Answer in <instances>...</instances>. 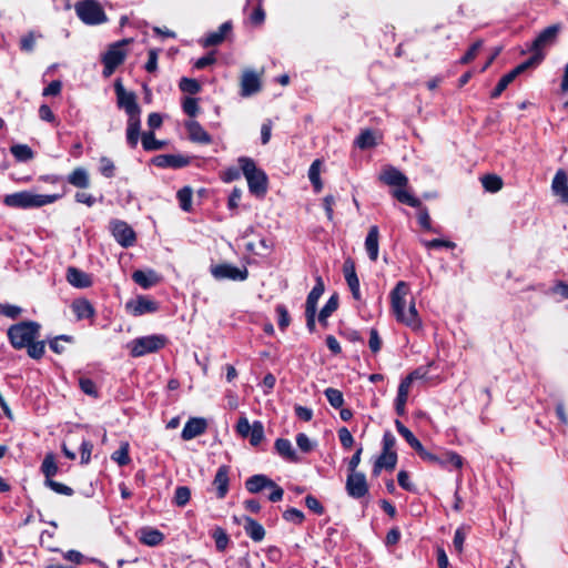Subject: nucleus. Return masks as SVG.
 Instances as JSON below:
<instances>
[{
  "mask_svg": "<svg viewBox=\"0 0 568 568\" xmlns=\"http://www.w3.org/2000/svg\"><path fill=\"white\" fill-rule=\"evenodd\" d=\"M409 295V285L404 281H399L390 292V308L396 321L413 332L423 329V322L416 310L415 300L412 297L408 310L406 311V297Z\"/></svg>",
  "mask_w": 568,
  "mask_h": 568,
  "instance_id": "obj_1",
  "label": "nucleus"
},
{
  "mask_svg": "<svg viewBox=\"0 0 568 568\" xmlns=\"http://www.w3.org/2000/svg\"><path fill=\"white\" fill-rule=\"evenodd\" d=\"M116 94V104L119 109H123L128 115L125 138L130 148H136L140 139L141 130V108L136 102L134 92H128L120 80L114 83Z\"/></svg>",
  "mask_w": 568,
  "mask_h": 568,
  "instance_id": "obj_2",
  "label": "nucleus"
},
{
  "mask_svg": "<svg viewBox=\"0 0 568 568\" xmlns=\"http://www.w3.org/2000/svg\"><path fill=\"white\" fill-rule=\"evenodd\" d=\"M237 163L241 166L242 173L245 176L250 192L255 196H264L267 191V175L256 166L253 159L247 156H240Z\"/></svg>",
  "mask_w": 568,
  "mask_h": 568,
  "instance_id": "obj_3",
  "label": "nucleus"
},
{
  "mask_svg": "<svg viewBox=\"0 0 568 568\" xmlns=\"http://www.w3.org/2000/svg\"><path fill=\"white\" fill-rule=\"evenodd\" d=\"M60 195L52 194H37L30 191H21L12 194H8L3 199V203L12 209H38L43 205L55 202Z\"/></svg>",
  "mask_w": 568,
  "mask_h": 568,
  "instance_id": "obj_4",
  "label": "nucleus"
},
{
  "mask_svg": "<svg viewBox=\"0 0 568 568\" xmlns=\"http://www.w3.org/2000/svg\"><path fill=\"white\" fill-rule=\"evenodd\" d=\"M40 324L24 321L13 324L8 329V338L16 349H22L40 336Z\"/></svg>",
  "mask_w": 568,
  "mask_h": 568,
  "instance_id": "obj_5",
  "label": "nucleus"
},
{
  "mask_svg": "<svg viewBox=\"0 0 568 568\" xmlns=\"http://www.w3.org/2000/svg\"><path fill=\"white\" fill-rule=\"evenodd\" d=\"M245 488L251 494H258L264 489H271L268 500L277 503L282 500L284 490L274 480L268 478L266 475L257 474L248 477L245 480Z\"/></svg>",
  "mask_w": 568,
  "mask_h": 568,
  "instance_id": "obj_6",
  "label": "nucleus"
},
{
  "mask_svg": "<svg viewBox=\"0 0 568 568\" xmlns=\"http://www.w3.org/2000/svg\"><path fill=\"white\" fill-rule=\"evenodd\" d=\"M77 16L85 24L95 26L106 21V16L97 0H82L74 6Z\"/></svg>",
  "mask_w": 568,
  "mask_h": 568,
  "instance_id": "obj_7",
  "label": "nucleus"
},
{
  "mask_svg": "<svg viewBox=\"0 0 568 568\" xmlns=\"http://www.w3.org/2000/svg\"><path fill=\"white\" fill-rule=\"evenodd\" d=\"M166 338L162 335H150L133 339L130 344V353L133 357H141L149 353L158 352L165 346Z\"/></svg>",
  "mask_w": 568,
  "mask_h": 568,
  "instance_id": "obj_8",
  "label": "nucleus"
},
{
  "mask_svg": "<svg viewBox=\"0 0 568 568\" xmlns=\"http://www.w3.org/2000/svg\"><path fill=\"white\" fill-rule=\"evenodd\" d=\"M130 41L131 40H122L111 44L108 51L102 55L104 77H110L114 70L124 61L126 52L124 51L123 47Z\"/></svg>",
  "mask_w": 568,
  "mask_h": 568,
  "instance_id": "obj_9",
  "label": "nucleus"
},
{
  "mask_svg": "<svg viewBox=\"0 0 568 568\" xmlns=\"http://www.w3.org/2000/svg\"><path fill=\"white\" fill-rule=\"evenodd\" d=\"M210 273L217 281L230 280L234 282H243L248 277V270L246 266L237 267L230 263L211 265Z\"/></svg>",
  "mask_w": 568,
  "mask_h": 568,
  "instance_id": "obj_10",
  "label": "nucleus"
},
{
  "mask_svg": "<svg viewBox=\"0 0 568 568\" xmlns=\"http://www.w3.org/2000/svg\"><path fill=\"white\" fill-rule=\"evenodd\" d=\"M540 62V55L530 57L527 61L514 68L511 71L500 78L495 89L491 91L490 97L493 99H497L520 73L527 70L529 67L536 65Z\"/></svg>",
  "mask_w": 568,
  "mask_h": 568,
  "instance_id": "obj_11",
  "label": "nucleus"
},
{
  "mask_svg": "<svg viewBox=\"0 0 568 568\" xmlns=\"http://www.w3.org/2000/svg\"><path fill=\"white\" fill-rule=\"evenodd\" d=\"M420 458L427 462L430 465L438 466L440 468H447L448 465H452L456 469H460L463 467V457L455 452H440L439 454H434L428 450L423 452Z\"/></svg>",
  "mask_w": 568,
  "mask_h": 568,
  "instance_id": "obj_12",
  "label": "nucleus"
},
{
  "mask_svg": "<svg viewBox=\"0 0 568 568\" xmlns=\"http://www.w3.org/2000/svg\"><path fill=\"white\" fill-rule=\"evenodd\" d=\"M560 31V24H552L545 28L532 41L530 51L534 53L532 57L540 55L544 59L542 50L552 45L558 38Z\"/></svg>",
  "mask_w": 568,
  "mask_h": 568,
  "instance_id": "obj_13",
  "label": "nucleus"
},
{
  "mask_svg": "<svg viewBox=\"0 0 568 568\" xmlns=\"http://www.w3.org/2000/svg\"><path fill=\"white\" fill-rule=\"evenodd\" d=\"M110 229L112 235L121 246L130 247L134 245L136 241L135 232L128 223L120 220H112L110 222Z\"/></svg>",
  "mask_w": 568,
  "mask_h": 568,
  "instance_id": "obj_14",
  "label": "nucleus"
},
{
  "mask_svg": "<svg viewBox=\"0 0 568 568\" xmlns=\"http://www.w3.org/2000/svg\"><path fill=\"white\" fill-rule=\"evenodd\" d=\"M347 494L359 499L368 494V484L363 473H349L345 485Z\"/></svg>",
  "mask_w": 568,
  "mask_h": 568,
  "instance_id": "obj_15",
  "label": "nucleus"
},
{
  "mask_svg": "<svg viewBox=\"0 0 568 568\" xmlns=\"http://www.w3.org/2000/svg\"><path fill=\"white\" fill-rule=\"evenodd\" d=\"M212 486L217 499L226 497L230 489V466L222 465L217 468Z\"/></svg>",
  "mask_w": 568,
  "mask_h": 568,
  "instance_id": "obj_16",
  "label": "nucleus"
},
{
  "mask_svg": "<svg viewBox=\"0 0 568 568\" xmlns=\"http://www.w3.org/2000/svg\"><path fill=\"white\" fill-rule=\"evenodd\" d=\"M190 162L191 158L182 154H160L152 159V163L162 169H181L187 166Z\"/></svg>",
  "mask_w": 568,
  "mask_h": 568,
  "instance_id": "obj_17",
  "label": "nucleus"
},
{
  "mask_svg": "<svg viewBox=\"0 0 568 568\" xmlns=\"http://www.w3.org/2000/svg\"><path fill=\"white\" fill-rule=\"evenodd\" d=\"M207 429V422L203 417H191L184 425L181 437L183 440H191L204 434Z\"/></svg>",
  "mask_w": 568,
  "mask_h": 568,
  "instance_id": "obj_18",
  "label": "nucleus"
},
{
  "mask_svg": "<svg viewBox=\"0 0 568 568\" xmlns=\"http://www.w3.org/2000/svg\"><path fill=\"white\" fill-rule=\"evenodd\" d=\"M379 179L383 183L390 185L395 189L406 187L408 184V179L406 178V175H404L399 170L395 169L392 165L386 166L383 170Z\"/></svg>",
  "mask_w": 568,
  "mask_h": 568,
  "instance_id": "obj_19",
  "label": "nucleus"
},
{
  "mask_svg": "<svg viewBox=\"0 0 568 568\" xmlns=\"http://www.w3.org/2000/svg\"><path fill=\"white\" fill-rule=\"evenodd\" d=\"M185 129L189 134V139L192 142L201 143V144H210L212 142L211 135L203 129V126L197 121H187L185 122Z\"/></svg>",
  "mask_w": 568,
  "mask_h": 568,
  "instance_id": "obj_20",
  "label": "nucleus"
},
{
  "mask_svg": "<svg viewBox=\"0 0 568 568\" xmlns=\"http://www.w3.org/2000/svg\"><path fill=\"white\" fill-rule=\"evenodd\" d=\"M67 281L74 287L78 288H87L92 285L91 275L88 273L74 267L70 266L67 270Z\"/></svg>",
  "mask_w": 568,
  "mask_h": 568,
  "instance_id": "obj_21",
  "label": "nucleus"
},
{
  "mask_svg": "<svg viewBox=\"0 0 568 568\" xmlns=\"http://www.w3.org/2000/svg\"><path fill=\"white\" fill-rule=\"evenodd\" d=\"M128 308L132 310L134 316H141L146 313H154L158 311L159 305L156 302L145 297L139 296L134 302L128 303Z\"/></svg>",
  "mask_w": 568,
  "mask_h": 568,
  "instance_id": "obj_22",
  "label": "nucleus"
},
{
  "mask_svg": "<svg viewBox=\"0 0 568 568\" xmlns=\"http://www.w3.org/2000/svg\"><path fill=\"white\" fill-rule=\"evenodd\" d=\"M261 89V82L258 75L253 71H245L242 75L241 81V94L243 97H250Z\"/></svg>",
  "mask_w": 568,
  "mask_h": 568,
  "instance_id": "obj_23",
  "label": "nucleus"
},
{
  "mask_svg": "<svg viewBox=\"0 0 568 568\" xmlns=\"http://www.w3.org/2000/svg\"><path fill=\"white\" fill-rule=\"evenodd\" d=\"M71 308L78 321L93 318L95 316V310L87 298L74 300Z\"/></svg>",
  "mask_w": 568,
  "mask_h": 568,
  "instance_id": "obj_24",
  "label": "nucleus"
},
{
  "mask_svg": "<svg viewBox=\"0 0 568 568\" xmlns=\"http://www.w3.org/2000/svg\"><path fill=\"white\" fill-rule=\"evenodd\" d=\"M378 241L379 230L378 226L373 225L369 227L365 239V250L371 261L375 262L378 258Z\"/></svg>",
  "mask_w": 568,
  "mask_h": 568,
  "instance_id": "obj_25",
  "label": "nucleus"
},
{
  "mask_svg": "<svg viewBox=\"0 0 568 568\" xmlns=\"http://www.w3.org/2000/svg\"><path fill=\"white\" fill-rule=\"evenodd\" d=\"M395 426L398 432V434L405 438V440L408 443V445L416 450L418 456L420 457L423 455V452H425V447L419 442V439L400 422L395 420Z\"/></svg>",
  "mask_w": 568,
  "mask_h": 568,
  "instance_id": "obj_26",
  "label": "nucleus"
},
{
  "mask_svg": "<svg viewBox=\"0 0 568 568\" xmlns=\"http://www.w3.org/2000/svg\"><path fill=\"white\" fill-rule=\"evenodd\" d=\"M132 280L142 288H150L156 285L160 281V276L153 271H134L132 274Z\"/></svg>",
  "mask_w": 568,
  "mask_h": 568,
  "instance_id": "obj_27",
  "label": "nucleus"
},
{
  "mask_svg": "<svg viewBox=\"0 0 568 568\" xmlns=\"http://www.w3.org/2000/svg\"><path fill=\"white\" fill-rule=\"evenodd\" d=\"M244 531L253 541H262L265 537L264 527L255 519L248 516L243 517Z\"/></svg>",
  "mask_w": 568,
  "mask_h": 568,
  "instance_id": "obj_28",
  "label": "nucleus"
},
{
  "mask_svg": "<svg viewBox=\"0 0 568 568\" xmlns=\"http://www.w3.org/2000/svg\"><path fill=\"white\" fill-rule=\"evenodd\" d=\"M396 464L397 453L382 452L374 464L373 474L377 476L382 469L393 470L396 467Z\"/></svg>",
  "mask_w": 568,
  "mask_h": 568,
  "instance_id": "obj_29",
  "label": "nucleus"
},
{
  "mask_svg": "<svg viewBox=\"0 0 568 568\" xmlns=\"http://www.w3.org/2000/svg\"><path fill=\"white\" fill-rule=\"evenodd\" d=\"M232 30L231 21L222 23L217 31L209 33L202 41L203 47H214L223 42L227 32Z\"/></svg>",
  "mask_w": 568,
  "mask_h": 568,
  "instance_id": "obj_30",
  "label": "nucleus"
},
{
  "mask_svg": "<svg viewBox=\"0 0 568 568\" xmlns=\"http://www.w3.org/2000/svg\"><path fill=\"white\" fill-rule=\"evenodd\" d=\"M139 540L143 545L154 547L164 540V535L160 530L151 527H144L139 531Z\"/></svg>",
  "mask_w": 568,
  "mask_h": 568,
  "instance_id": "obj_31",
  "label": "nucleus"
},
{
  "mask_svg": "<svg viewBox=\"0 0 568 568\" xmlns=\"http://www.w3.org/2000/svg\"><path fill=\"white\" fill-rule=\"evenodd\" d=\"M409 389L410 378H404L398 386V392L395 399V409L399 416L405 414V406L407 403Z\"/></svg>",
  "mask_w": 568,
  "mask_h": 568,
  "instance_id": "obj_32",
  "label": "nucleus"
},
{
  "mask_svg": "<svg viewBox=\"0 0 568 568\" xmlns=\"http://www.w3.org/2000/svg\"><path fill=\"white\" fill-rule=\"evenodd\" d=\"M325 290L324 282L320 275L316 276V284L308 293L305 304V311L316 312L317 302L320 297L323 295Z\"/></svg>",
  "mask_w": 568,
  "mask_h": 568,
  "instance_id": "obj_33",
  "label": "nucleus"
},
{
  "mask_svg": "<svg viewBox=\"0 0 568 568\" xmlns=\"http://www.w3.org/2000/svg\"><path fill=\"white\" fill-rule=\"evenodd\" d=\"M275 449L278 455L290 462H297L296 453L292 446V443L285 438H277L275 440Z\"/></svg>",
  "mask_w": 568,
  "mask_h": 568,
  "instance_id": "obj_34",
  "label": "nucleus"
},
{
  "mask_svg": "<svg viewBox=\"0 0 568 568\" xmlns=\"http://www.w3.org/2000/svg\"><path fill=\"white\" fill-rule=\"evenodd\" d=\"M68 182L75 187H88L90 184L88 171L83 168H77L69 174Z\"/></svg>",
  "mask_w": 568,
  "mask_h": 568,
  "instance_id": "obj_35",
  "label": "nucleus"
},
{
  "mask_svg": "<svg viewBox=\"0 0 568 568\" xmlns=\"http://www.w3.org/2000/svg\"><path fill=\"white\" fill-rule=\"evenodd\" d=\"M392 195L398 202L409 205L412 207H418L420 205V201L407 190V186L394 189Z\"/></svg>",
  "mask_w": 568,
  "mask_h": 568,
  "instance_id": "obj_36",
  "label": "nucleus"
},
{
  "mask_svg": "<svg viewBox=\"0 0 568 568\" xmlns=\"http://www.w3.org/2000/svg\"><path fill=\"white\" fill-rule=\"evenodd\" d=\"M141 141L142 146L146 152L162 150L166 145L165 141L156 140L152 131L142 133Z\"/></svg>",
  "mask_w": 568,
  "mask_h": 568,
  "instance_id": "obj_37",
  "label": "nucleus"
},
{
  "mask_svg": "<svg viewBox=\"0 0 568 568\" xmlns=\"http://www.w3.org/2000/svg\"><path fill=\"white\" fill-rule=\"evenodd\" d=\"M211 536L215 541L216 550L220 552L225 551V549L229 547L231 542L230 536L227 535L226 530L220 526H216L213 529Z\"/></svg>",
  "mask_w": 568,
  "mask_h": 568,
  "instance_id": "obj_38",
  "label": "nucleus"
},
{
  "mask_svg": "<svg viewBox=\"0 0 568 568\" xmlns=\"http://www.w3.org/2000/svg\"><path fill=\"white\" fill-rule=\"evenodd\" d=\"M338 307V297L337 295H332L323 308L320 311L318 321L322 325H327V318L337 310Z\"/></svg>",
  "mask_w": 568,
  "mask_h": 568,
  "instance_id": "obj_39",
  "label": "nucleus"
},
{
  "mask_svg": "<svg viewBox=\"0 0 568 568\" xmlns=\"http://www.w3.org/2000/svg\"><path fill=\"white\" fill-rule=\"evenodd\" d=\"M10 152L20 162H28L34 156V152L27 144H14L10 148Z\"/></svg>",
  "mask_w": 568,
  "mask_h": 568,
  "instance_id": "obj_40",
  "label": "nucleus"
},
{
  "mask_svg": "<svg viewBox=\"0 0 568 568\" xmlns=\"http://www.w3.org/2000/svg\"><path fill=\"white\" fill-rule=\"evenodd\" d=\"M58 469L53 454L45 455L41 465V471L43 473L45 480H52V477L57 475Z\"/></svg>",
  "mask_w": 568,
  "mask_h": 568,
  "instance_id": "obj_41",
  "label": "nucleus"
},
{
  "mask_svg": "<svg viewBox=\"0 0 568 568\" xmlns=\"http://www.w3.org/2000/svg\"><path fill=\"white\" fill-rule=\"evenodd\" d=\"M354 144L361 150H366L375 146L376 141L373 131H362L361 134L355 139Z\"/></svg>",
  "mask_w": 568,
  "mask_h": 568,
  "instance_id": "obj_42",
  "label": "nucleus"
},
{
  "mask_svg": "<svg viewBox=\"0 0 568 568\" xmlns=\"http://www.w3.org/2000/svg\"><path fill=\"white\" fill-rule=\"evenodd\" d=\"M483 187L491 193L499 191L503 187V180L496 174H486L481 179Z\"/></svg>",
  "mask_w": 568,
  "mask_h": 568,
  "instance_id": "obj_43",
  "label": "nucleus"
},
{
  "mask_svg": "<svg viewBox=\"0 0 568 568\" xmlns=\"http://www.w3.org/2000/svg\"><path fill=\"white\" fill-rule=\"evenodd\" d=\"M552 192L560 195L568 189V176L564 170H558L551 184Z\"/></svg>",
  "mask_w": 568,
  "mask_h": 568,
  "instance_id": "obj_44",
  "label": "nucleus"
},
{
  "mask_svg": "<svg viewBox=\"0 0 568 568\" xmlns=\"http://www.w3.org/2000/svg\"><path fill=\"white\" fill-rule=\"evenodd\" d=\"M42 38V34L34 31H29L20 39V50L31 53L34 50L37 39Z\"/></svg>",
  "mask_w": 568,
  "mask_h": 568,
  "instance_id": "obj_45",
  "label": "nucleus"
},
{
  "mask_svg": "<svg viewBox=\"0 0 568 568\" xmlns=\"http://www.w3.org/2000/svg\"><path fill=\"white\" fill-rule=\"evenodd\" d=\"M192 189L190 186H184L178 191L176 197L182 211H190L192 207Z\"/></svg>",
  "mask_w": 568,
  "mask_h": 568,
  "instance_id": "obj_46",
  "label": "nucleus"
},
{
  "mask_svg": "<svg viewBox=\"0 0 568 568\" xmlns=\"http://www.w3.org/2000/svg\"><path fill=\"white\" fill-rule=\"evenodd\" d=\"M326 399L334 408H342L344 405L343 393L336 388L328 387L324 392Z\"/></svg>",
  "mask_w": 568,
  "mask_h": 568,
  "instance_id": "obj_47",
  "label": "nucleus"
},
{
  "mask_svg": "<svg viewBox=\"0 0 568 568\" xmlns=\"http://www.w3.org/2000/svg\"><path fill=\"white\" fill-rule=\"evenodd\" d=\"M28 355L33 359H40L44 355L45 344L43 341L34 339L26 346Z\"/></svg>",
  "mask_w": 568,
  "mask_h": 568,
  "instance_id": "obj_48",
  "label": "nucleus"
},
{
  "mask_svg": "<svg viewBox=\"0 0 568 568\" xmlns=\"http://www.w3.org/2000/svg\"><path fill=\"white\" fill-rule=\"evenodd\" d=\"M191 498V490L187 486H179L174 493V504L179 507H184Z\"/></svg>",
  "mask_w": 568,
  "mask_h": 568,
  "instance_id": "obj_49",
  "label": "nucleus"
},
{
  "mask_svg": "<svg viewBox=\"0 0 568 568\" xmlns=\"http://www.w3.org/2000/svg\"><path fill=\"white\" fill-rule=\"evenodd\" d=\"M111 458L120 466L128 465L131 462L129 456V444L123 443L120 448L112 454Z\"/></svg>",
  "mask_w": 568,
  "mask_h": 568,
  "instance_id": "obj_50",
  "label": "nucleus"
},
{
  "mask_svg": "<svg viewBox=\"0 0 568 568\" xmlns=\"http://www.w3.org/2000/svg\"><path fill=\"white\" fill-rule=\"evenodd\" d=\"M179 88L190 94H196L201 91V85L195 79L185 77L180 80Z\"/></svg>",
  "mask_w": 568,
  "mask_h": 568,
  "instance_id": "obj_51",
  "label": "nucleus"
},
{
  "mask_svg": "<svg viewBox=\"0 0 568 568\" xmlns=\"http://www.w3.org/2000/svg\"><path fill=\"white\" fill-rule=\"evenodd\" d=\"M250 443L257 446L264 438V427L261 422H254L248 434Z\"/></svg>",
  "mask_w": 568,
  "mask_h": 568,
  "instance_id": "obj_52",
  "label": "nucleus"
},
{
  "mask_svg": "<svg viewBox=\"0 0 568 568\" xmlns=\"http://www.w3.org/2000/svg\"><path fill=\"white\" fill-rule=\"evenodd\" d=\"M79 387L85 395H89L93 398L99 397V392H98L97 385L92 379L87 378V377H81L79 379Z\"/></svg>",
  "mask_w": 568,
  "mask_h": 568,
  "instance_id": "obj_53",
  "label": "nucleus"
},
{
  "mask_svg": "<svg viewBox=\"0 0 568 568\" xmlns=\"http://www.w3.org/2000/svg\"><path fill=\"white\" fill-rule=\"evenodd\" d=\"M321 161L315 160L308 169V179L314 187L318 191L322 187L320 180Z\"/></svg>",
  "mask_w": 568,
  "mask_h": 568,
  "instance_id": "obj_54",
  "label": "nucleus"
},
{
  "mask_svg": "<svg viewBox=\"0 0 568 568\" xmlns=\"http://www.w3.org/2000/svg\"><path fill=\"white\" fill-rule=\"evenodd\" d=\"M422 244L428 248H454L456 244L448 240H442V239H434V240H422Z\"/></svg>",
  "mask_w": 568,
  "mask_h": 568,
  "instance_id": "obj_55",
  "label": "nucleus"
},
{
  "mask_svg": "<svg viewBox=\"0 0 568 568\" xmlns=\"http://www.w3.org/2000/svg\"><path fill=\"white\" fill-rule=\"evenodd\" d=\"M283 518L286 521H291L296 525H301V524H303L305 516H304L303 511H301L297 508H288L287 510H285L283 513Z\"/></svg>",
  "mask_w": 568,
  "mask_h": 568,
  "instance_id": "obj_56",
  "label": "nucleus"
},
{
  "mask_svg": "<svg viewBox=\"0 0 568 568\" xmlns=\"http://www.w3.org/2000/svg\"><path fill=\"white\" fill-rule=\"evenodd\" d=\"M100 173L105 178L114 176L115 166L111 159L102 156L100 159Z\"/></svg>",
  "mask_w": 568,
  "mask_h": 568,
  "instance_id": "obj_57",
  "label": "nucleus"
},
{
  "mask_svg": "<svg viewBox=\"0 0 568 568\" xmlns=\"http://www.w3.org/2000/svg\"><path fill=\"white\" fill-rule=\"evenodd\" d=\"M276 313L278 315V321H277L278 327L282 331H285L291 322L290 314H288L286 306L282 305V304L277 305Z\"/></svg>",
  "mask_w": 568,
  "mask_h": 568,
  "instance_id": "obj_58",
  "label": "nucleus"
},
{
  "mask_svg": "<svg viewBox=\"0 0 568 568\" xmlns=\"http://www.w3.org/2000/svg\"><path fill=\"white\" fill-rule=\"evenodd\" d=\"M45 485L51 488L53 491L64 496L73 495V489L62 483H58L55 480H45Z\"/></svg>",
  "mask_w": 568,
  "mask_h": 568,
  "instance_id": "obj_59",
  "label": "nucleus"
},
{
  "mask_svg": "<svg viewBox=\"0 0 568 568\" xmlns=\"http://www.w3.org/2000/svg\"><path fill=\"white\" fill-rule=\"evenodd\" d=\"M305 505L306 507L313 511L314 514L316 515H323L324 511H325V508L323 507V505L320 503V500L313 496V495H307L305 497Z\"/></svg>",
  "mask_w": 568,
  "mask_h": 568,
  "instance_id": "obj_60",
  "label": "nucleus"
},
{
  "mask_svg": "<svg viewBox=\"0 0 568 568\" xmlns=\"http://www.w3.org/2000/svg\"><path fill=\"white\" fill-rule=\"evenodd\" d=\"M182 109L189 116H195L199 112L197 100L190 97L185 98L182 103Z\"/></svg>",
  "mask_w": 568,
  "mask_h": 568,
  "instance_id": "obj_61",
  "label": "nucleus"
},
{
  "mask_svg": "<svg viewBox=\"0 0 568 568\" xmlns=\"http://www.w3.org/2000/svg\"><path fill=\"white\" fill-rule=\"evenodd\" d=\"M368 346L374 354L378 353L382 348V338L376 328H371L369 331Z\"/></svg>",
  "mask_w": 568,
  "mask_h": 568,
  "instance_id": "obj_62",
  "label": "nucleus"
},
{
  "mask_svg": "<svg viewBox=\"0 0 568 568\" xmlns=\"http://www.w3.org/2000/svg\"><path fill=\"white\" fill-rule=\"evenodd\" d=\"M241 174H243V173H242L241 166L239 165L237 168L232 166V168H227L226 170H224L222 172L221 178L224 182L230 183L235 180H239L241 178Z\"/></svg>",
  "mask_w": 568,
  "mask_h": 568,
  "instance_id": "obj_63",
  "label": "nucleus"
},
{
  "mask_svg": "<svg viewBox=\"0 0 568 568\" xmlns=\"http://www.w3.org/2000/svg\"><path fill=\"white\" fill-rule=\"evenodd\" d=\"M93 449V444L90 440H82L80 445V456H81V464L85 465L89 464L91 459V453Z\"/></svg>",
  "mask_w": 568,
  "mask_h": 568,
  "instance_id": "obj_64",
  "label": "nucleus"
}]
</instances>
